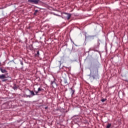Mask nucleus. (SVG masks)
I'll list each match as a JSON object with an SVG mask.
<instances>
[{"mask_svg":"<svg viewBox=\"0 0 128 128\" xmlns=\"http://www.w3.org/2000/svg\"><path fill=\"white\" fill-rule=\"evenodd\" d=\"M43 90H44V89H42V88H38V91H36L35 92L36 94H38L40 92H43Z\"/></svg>","mask_w":128,"mask_h":128,"instance_id":"nucleus-5","label":"nucleus"},{"mask_svg":"<svg viewBox=\"0 0 128 128\" xmlns=\"http://www.w3.org/2000/svg\"><path fill=\"white\" fill-rule=\"evenodd\" d=\"M72 88H74V86H72Z\"/></svg>","mask_w":128,"mask_h":128,"instance_id":"nucleus-19","label":"nucleus"},{"mask_svg":"<svg viewBox=\"0 0 128 128\" xmlns=\"http://www.w3.org/2000/svg\"><path fill=\"white\" fill-rule=\"evenodd\" d=\"M40 0H28V2L34 4H38Z\"/></svg>","mask_w":128,"mask_h":128,"instance_id":"nucleus-3","label":"nucleus"},{"mask_svg":"<svg viewBox=\"0 0 128 128\" xmlns=\"http://www.w3.org/2000/svg\"><path fill=\"white\" fill-rule=\"evenodd\" d=\"M38 12V10H35L34 12V16H36Z\"/></svg>","mask_w":128,"mask_h":128,"instance_id":"nucleus-10","label":"nucleus"},{"mask_svg":"<svg viewBox=\"0 0 128 128\" xmlns=\"http://www.w3.org/2000/svg\"><path fill=\"white\" fill-rule=\"evenodd\" d=\"M90 74H92L94 78H96L97 76H98V69H94L93 72H90Z\"/></svg>","mask_w":128,"mask_h":128,"instance_id":"nucleus-1","label":"nucleus"},{"mask_svg":"<svg viewBox=\"0 0 128 128\" xmlns=\"http://www.w3.org/2000/svg\"><path fill=\"white\" fill-rule=\"evenodd\" d=\"M63 66H62V64H60V68H64L62 67Z\"/></svg>","mask_w":128,"mask_h":128,"instance_id":"nucleus-15","label":"nucleus"},{"mask_svg":"<svg viewBox=\"0 0 128 128\" xmlns=\"http://www.w3.org/2000/svg\"><path fill=\"white\" fill-rule=\"evenodd\" d=\"M70 90H71V92H72V96H74V92H76V90H74L72 89V88H70Z\"/></svg>","mask_w":128,"mask_h":128,"instance_id":"nucleus-7","label":"nucleus"},{"mask_svg":"<svg viewBox=\"0 0 128 128\" xmlns=\"http://www.w3.org/2000/svg\"><path fill=\"white\" fill-rule=\"evenodd\" d=\"M54 82H51V84H52H52H54Z\"/></svg>","mask_w":128,"mask_h":128,"instance_id":"nucleus-17","label":"nucleus"},{"mask_svg":"<svg viewBox=\"0 0 128 128\" xmlns=\"http://www.w3.org/2000/svg\"><path fill=\"white\" fill-rule=\"evenodd\" d=\"M26 98H32L30 95H26Z\"/></svg>","mask_w":128,"mask_h":128,"instance_id":"nucleus-14","label":"nucleus"},{"mask_svg":"<svg viewBox=\"0 0 128 128\" xmlns=\"http://www.w3.org/2000/svg\"><path fill=\"white\" fill-rule=\"evenodd\" d=\"M29 92H30L32 96H35L36 94H34V91L32 90H28Z\"/></svg>","mask_w":128,"mask_h":128,"instance_id":"nucleus-8","label":"nucleus"},{"mask_svg":"<svg viewBox=\"0 0 128 128\" xmlns=\"http://www.w3.org/2000/svg\"><path fill=\"white\" fill-rule=\"evenodd\" d=\"M90 38H94V36H90Z\"/></svg>","mask_w":128,"mask_h":128,"instance_id":"nucleus-16","label":"nucleus"},{"mask_svg":"<svg viewBox=\"0 0 128 128\" xmlns=\"http://www.w3.org/2000/svg\"><path fill=\"white\" fill-rule=\"evenodd\" d=\"M8 75H6V74H2L0 75V80H2V82H6V80H8L6 79V76Z\"/></svg>","mask_w":128,"mask_h":128,"instance_id":"nucleus-2","label":"nucleus"},{"mask_svg":"<svg viewBox=\"0 0 128 128\" xmlns=\"http://www.w3.org/2000/svg\"><path fill=\"white\" fill-rule=\"evenodd\" d=\"M45 110H48V107H46Z\"/></svg>","mask_w":128,"mask_h":128,"instance_id":"nucleus-18","label":"nucleus"},{"mask_svg":"<svg viewBox=\"0 0 128 128\" xmlns=\"http://www.w3.org/2000/svg\"><path fill=\"white\" fill-rule=\"evenodd\" d=\"M106 98H103L102 99L101 102H106Z\"/></svg>","mask_w":128,"mask_h":128,"instance_id":"nucleus-13","label":"nucleus"},{"mask_svg":"<svg viewBox=\"0 0 128 128\" xmlns=\"http://www.w3.org/2000/svg\"><path fill=\"white\" fill-rule=\"evenodd\" d=\"M36 56L37 58H38V56H40V52L39 51L36 52Z\"/></svg>","mask_w":128,"mask_h":128,"instance_id":"nucleus-9","label":"nucleus"},{"mask_svg":"<svg viewBox=\"0 0 128 128\" xmlns=\"http://www.w3.org/2000/svg\"><path fill=\"white\" fill-rule=\"evenodd\" d=\"M110 126H112V124H108L106 126V128H110Z\"/></svg>","mask_w":128,"mask_h":128,"instance_id":"nucleus-11","label":"nucleus"},{"mask_svg":"<svg viewBox=\"0 0 128 128\" xmlns=\"http://www.w3.org/2000/svg\"><path fill=\"white\" fill-rule=\"evenodd\" d=\"M0 71L1 72H2V74H5L6 76H8V71L2 68H0Z\"/></svg>","mask_w":128,"mask_h":128,"instance_id":"nucleus-4","label":"nucleus"},{"mask_svg":"<svg viewBox=\"0 0 128 128\" xmlns=\"http://www.w3.org/2000/svg\"><path fill=\"white\" fill-rule=\"evenodd\" d=\"M64 83L66 84V86H68V81L66 80H64Z\"/></svg>","mask_w":128,"mask_h":128,"instance_id":"nucleus-12","label":"nucleus"},{"mask_svg":"<svg viewBox=\"0 0 128 128\" xmlns=\"http://www.w3.org/2000/svg\"><path fill=\"white\" fill-rule=\"evenodd\" d=\"M65 14H66L67 16V20H70V18H72V14H68V13H64Z\"/></svg>","mask_w":128,"mask_h":128,"instance_id":"nucleus-6","label":"nucleus"}]
</instances>
